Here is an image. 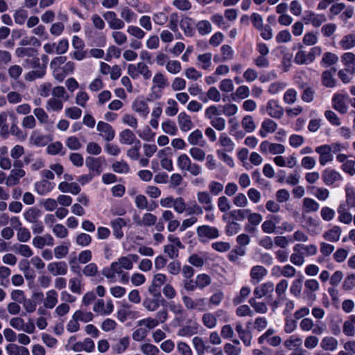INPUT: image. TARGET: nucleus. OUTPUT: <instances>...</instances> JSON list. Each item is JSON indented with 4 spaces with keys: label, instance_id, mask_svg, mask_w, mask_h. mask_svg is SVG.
<instances>
[{
    "label": "nucleus",
    "instance_id": "nucleus-1",
    "mask_svg": "<svg viewBox=\"0 0 355 355\" xmlns=\"http://www.w3.org/2000/svg\"><path fill=\"white\" fill-rule=\"evenodd\" d=\"M300 328L303 331H311L313 335L320 336L324 332L326 326L320 322H315L310 318H304L300 322Z\"/></svg>",
    "mask_w": 355,
    "mask_h": 355
},
{
    "label": "nucleus",
    "instance_id": "nucleus-2",
    "mask_svg": "<svg viewBox=\"0 0 355 355\" xmlns=\"http://www.w3.org/2000/svg\"><path fill=\"white\" fill-rule=\"evenodd\" d=\"M49 60V56L46 54H43L41 56L42 64L40 63V69L33 70L28 72L25 75L26 80L33 81L35 79L43 78L46 73Z\"/></svg>",
    "mask_w": 355,
    "mask_h": 355
},
{
    "label": "nucleus",
    "instance_id": "nucleus-3",
    "mask_svg": "<svg viewBox=\"0 0 355 355\" xmlns=\"http://www.w3.org/2000/svg\"><path fill=\"white\" fill-rule=\"evenodd\" d=\"M197 234L200 238V241L202 242H204V241L202 239V238L214 239L219 236V232L216 227L207 225L198 227Z\"/></svg>",
    "mask_w": 355,
    "mask_h": 355
},
{
    "label": "nucleus",
    "instance_id": "nucleus-4",
    "mask_svg": "<svg viewBox=\"0 0 355 355\" xmlns=\"http://www.w3.org/2000/svg\"><path fill=\"white\" fill-rule=\"evenodd\" d=\"M342 175L334 169L327 168L322 173V179L327 186H331L342 180Z\"/></svg>",
    "mask_w": 355,
    "mask_h": 355
},
{
    "label": "nucleus",
    "instance_id": "nucleus-5",
    "mask_svg": "<svg viewBox=\"0 0 355 355\" xmlns=\"http://www.w3.org/2000/svg\"><path fill=\"white\" fill-rule=\"evenodd\" d=\"M331 151L332 147L329 145H322L315 148V152L320 155L319 162L322 166H324L327 162L332 160Z\"/></svg>",
    "mask_w": 355,
    "mask_h": 355
},
{
    "label": "nucleus",
    "instance_id": "nucleus-6",
    "mask_svg": "<svg viewBox=\"0 0 355 355\" xmlns=\"http://www.w3.org/2000/svg\"><path fill=\"white\" fill-rule=\"evenodd\" d=\"M96 129L102 133V136L106 141H110L114 139L115 131L110 124L101 121L98 123Z\"/></svg>",
    "mask_w": 355,
    "mask_h": 355
},
{
    "label": "nucleus",
    "instance_id": "nucleus-7",
    "mask_svg": "<svg viewBox=\"0 0 355 355\" xmlns=\"http://www.w3.org/2000/svg\"><path fill=\"white\" fill-rule=\"evenodd\" d=\"M266 111L269 116L275 119H280L284 114V109L279 105L276 101L270 100L268 102Z\"/></svg>",
    "mask_w": 355,
    "mask_h": 355
},
{
    "label": "nucleus",
    "instance_id": "nucleus-8",
    "mask_svg": "<svg viewBox=\"0 0 355 355\" xmlns=\"http://www.w3.org/2000/svg\"><path fill=\"white\" fill-rule=\"evenodd\" d=\"M26 172L24 169L14 168L10 171V175L6 178V184L8 187L17 185L19 183L20 178L25 176Z\"/></svg>",
    "mask_w": 355,
    "mask_h": 355
},
{
    "label": "nucleus",
    "instance_id": "nucleus-9",
    "mask_svg": "<svg viewBox=\"0 0 355 355\" xmlns=\"http://www.w3.org/2000/svg\"><path fill=\"white\" fill-rule=\"evenodd\" d=\"M47 268L54 276L58 275H64L67 272V265L64 261L50 263Z\"/></svg>",
    "mask_w": 355,
    "mask_h": 355
},
{
    "label": "nucleus",
    "instance_id": "nucleus-10",
    "mask_svg": "<svg viewBox=\"0 0 355 355\" xmlns=\"http://www.w3.org/2000/svg\"><path fill=\"white\" fill-rule=\"evenodd\" d=\"M102 157H94L88 156L86 158L85 164L90 171L95 172L97 175L101 173Z\"/></svg>",
    "mask_w": 355,
    "mask_h": 355
},
{
    "label": "nucleus",
    "instance_id": "nucleus-11",
    "mask_svg": "<svg viewBox=\"0 0 355 355\" xmlns=\"http://www.w3.org/2000/svg\"><path fill=\"white\" fill-rule=\"evenodd\" d=\"M193 25V20L189 17H183L180 22V28L187 37H192L194 35L195 28Z\"/></svg>",
    "mask_w": 355,
    "mask_h": 355
},
{
    "label": "nucleus",
    "instance_id": "nucleus-12",
    "mask_svg": "<svg viewBox=\"0 0 355 355\" xmlns=\"http://www.w3.org/2000/svg\"><path fill=\"white\" fill-rule=\"evenodd\" d=\"M93 31L92 30H86L85 31V36L87 39L90 40L92 37V34ZM92 43L98 47H103L106 44V37L105 35L103 33H94V35L92 36Z\"/></svg>",
    "mask_w": 355,
    "mask_h": 355
},
{
    "label": "nucleus",
    "instance_id": "nucleus-13",
    "mask_svg": "<svg viewBox=\"0 0 355 355\" xmlns=\"http://www.w3.org/2000/svg\"><path fill=\"white\" fill-rule=\"evenodd\" d=\"M341 232V228L339 226L334 225L331 229L324 232L322 237L327 241L337 242L340 240Z\"/></svg>",
    "mask_w": 355,
    "mask_h": 355
},
{
    "label": "nucleus",
    "instance_id": "nucleus-14",
    "mask_svg": "<svg viewBox=\"0 0 355 355\" xmlns=\"http://www.w3.org/2000/svg\"><path fill=\"white\" fill-rule=\"evenodd\" d=\"M127 223L124 218H117L111 221V226L113 229L114 236L120 239L123 236L122 228L126 226Z\"/></svg>",
    "mask_w": 355,
    "mask_h": 355
},
{
    "label": "nucleus",
    "instance_id": "nucleus-15",
    "mask_svg": "<svg viewBox=\"0 0 355 355\" xmlns=\"http://www.w3.org/2000/svg\"><path fill=\"white\" fill-rule=\"evenodd\" d=\"M341 62L347 70L352 74L355 73V54L351 52L345 53L341 56Z\"/></svg>",
    "mask_w": 355,
    "mask_h": 355
},
{
    "label": "nucleus",
    "instance_id": "nucleus-16",
    "mask_svg": "<svg viewBox=\"0 0 355 355\" xmlns=\"http://www.w3.org/2000/svg\"><path fill=\"white\" fill-rule=\"evenodd\" d=\"M132 109L146 118L150 112L149 107L147 103L144 100L136 98L132 103Z\"/></svg>",
    "mask_w": 355,
    "mask_h": 355
},
{
    "label": "nucleus",
    "instance_id": "nucleus-17",
    "mask_svg": "<svg viewBox=\"0 0 355 355\" xmlns=\"http://www.w3.org/2000/svg\"><path fill=\"white\" fill-rule=\"evenodd\" d=\"M178 123L180 130L183 132H187L193 128V123L191 118L185 112H182L179 114Z\"/></svg>",
    "mask_w": 355,
    "mask_h": 355
},
{
    "label": "nucleus",
    "instance_id": "nucleus-18",
    "mask_svg": "<svg viewBox=\"0 0 355 355\" xmlns=\"http://www.w3.org/2000/svg\"><path fill=\"white\" fill-rule=\"evenodd\" d=\"M277 128V124L271 119H267L261 123L259 134L262 137H266L268 132H274Z\"/></svg>",
    "mask_w": 355,
    "mask_h": 355
},
{
    "label": "nucleus",
    "instance_id": "nucleus-19",
    "mask_svg": "<svg viewBox=\"0 0 355 355\" xmlns=\"http://www.w3.org/2000/svg\"><path fill=\"white\" fill-rule=\"evenodd\" d=\"M198 202L203 205V207L206 211H211L213 209L211 205V197L207 191H200L197 194Z\"/></svg>",
    "mask_w": 355,
    "mask_h": 355
},
{
    "label": "nucleus",
    "instance_id": "nucleus-20",
    "mask_svg": "<svg viewBox=\"0 0 355 355\" xmlns=\"http://www.w3.org/2000/svg\"><path fill=\"white\" fill-rule=\"evenodd\" d=\"M267 275V270L261 266H256L252 268L250 277L254 283L259 282Z\"/></svg>",
    "mask_w": 355,
    "mask_h": 355
},
{
    "label": "nucleus",
    "instance_id": "nucleus-21",
    "mask_svg": "<svg viewBox=\"0 0 355 355\" xmlns=\"http://www.w3.org/2000/svg\"><path fill=\"white\" fill-rule=\"evenodd\" d=\"M290 261L295 266H300L304 264L305 259L303 253L300 252L299 245L293 247V253L290 257Z\"/></svg>",
    "mask_w": 355,
    "mask_h": 355
},
{
    "label": "nucleus",
    "instance_id": "nucleus-22",
    "mask_svg": "<svg viewBox=\"0 0 355 355\" xmlns=\"http://www.w3.org/2000/svg\"><path fill=\"white\" fill-rule=\"evenodd\" d=\"M336 69L335 68L331 70L324 71L322 73V85L327 87H334L336 85V80L333 77V73H335Z\"/></svg>",
    "mask_w": 355,
    "mask_h": 355
},
{
    "label": "nucleus",
    "instance_id": "nucleus-23",
    "mask_svg": "<svg viewBox=\"0 0 355 355\" xmlns=\"http://www.w3.org/2000/svg\"><path fill=\"white\" fill-rule=\"evenodd\" d=\"M333 107L342 114L347 112V107L345 105L344 96L340 94H335L332 99Z\"/></svg>",
    "mask_w": 355,
    "mask_h": 355
},
{
    "label": "nucleus",
    "instance_id": "nucleus-24",
    "mask_svg": "<svg viewBox=\"0 0 355 355\" xmlns=\"http://www.w3.org/2000/svg\"><path fill=\"white\" fill-rule=\"evenodd\" d=\"M50 182L43 180L35 183V191L40 196H44L51 191L53 187H49Z\"/></svg>",
    "mask_w": 355,
    "mask_h": 355
},
{
    "label": "nucleus",
    "instance_id": "nucleus-25",
    "mask_svg": "<svg viewBox=\"0 0 355 355\" xmlns=\"http://www.w3.org/2000/svg\"><path fill=\"white\" fill-rule=\"evenodd\" d=\"M130 338L129 336H125L119 340V341L112 345V349L117 354L124 352L130 345Z\"/></svg>",
    "mask_w": 355,
    "mask_h": 355
},
{
    "label": "nucleus",
    "instance_id": "nucleus-26",
    "mask_svg": "<svg viewBox=\"0 0 355 355\" xmlns=\"http://www.w3.org/2000/svg\"><path fill=\"white\" fill-rule=\"evenodd\" d=\"M58 303V293L55 290H50L46 293V298L44 306L46 309H53Z\"/></svg>",
    "mask_w": 355,
    "mask_h": 355
},
{
    "label": "nucleus",
    "instance_id": "nucleus-27",
    "mask_svg": "<svg viewBox=\"0 0 355 355\" xmlns=\"http://www.w3.org/2000/svg\"><path fill=\"white\" fill-rule=\"evenodd\" d=\"M198 331V325L196 322H193V325H186L179 329L178 335L182 337H190Z\"/></svg>",
    "mask_w": 355,
    "mask_h": 355
},
{
    "label": "nucleus",
    "instance_id": "nucleus-28",
    "mask_svg": "<svg viewBox=\"0 0 355 355\" xmlns=\"http://www.w3.org/2000/svg\"><path fill=\"white\" fill-rule=\"evenodd\" d=\"M119 140L121 144L130 145L134 143L135 135L130 129H125L119 134Z\"/></svg>",
    "mask_w": 355,
    "mask_h": 355
},
{
    "label": "nucleus",
    "instance_id": "nucleus-29",
    "mask_svg": "<svg viewBox=\"0 0 355 355\" xmlns=\"http://www.w3.org/2000/svg\"><path fill=\"white\" fill-rule=\"evenodd\" d=\"M320 346L326 351H333L337 347L338 341L331 336L324 337L320 343Z\"/></svg>",
    "mask_w": 355,
    "mask_h": 355
},
{
    "label": "nucleus",
    "instance_id": "nucleus-30",
    "mask_svg": "<svg viewBox=\"0 0 355 355\" xmlns=\"http://www.w3.org/2000/svg\"><path fill=\"white\" fill-rule=\"evenodd\" d=\"M41 211L39 209L31 207L24 213V218L29 223L37 221V218L41 216Z\"/></svg>",
    "mask_w": 355,
    "mask_h": 355
},
{
    "label": "nucleus",
    "instance_id": "nucleus-31",
    "mask_svg": "<svg viewBox=\"0 0 355 355\" xmlns=\"http://www.w3.org/2000/svg\"><path fill=\"white\" fill-rule=\"evenodd\" d=\"M339 44L344 50H347L355 46V35L349 34L345 35L340 41Z\"/></svg>",
    "mask_w": 355,
    "mask_h": 355
},
{
    "label": "nucleus",
    "instance_id": "nucleus-32",
    "mask_svg": "<svg viewBox=\"0 0 355 355\" xmlns=\"http://www.w3.org/2000/svg\"><path fill=\"white\" fill-rule=\"evenodd\" d=\"M17 57H31L38 55L37 50L33 47H19L15 51Z\"/></svg>",
    "mask_w": 355,
    "mask_h": 355
},
{
    "label": "nucleus",
    "instance_id": "nucleus-33",
    "mask_svg": "<svg viewBox=\"0 0 355 355\" xmlns=\"http://www.w3.org/2000/svg\"><path fill=\"white\" fill-rule=\"evenodd\" d=\"M249 304L257 313L264 314L268 311L266 304L263 302H257L254 297L249 300Z\"/></svg>",
    "mask_w": 355,
    "mask_h": 355
},
{
    "label": "nucleus",
    "instance_id": "nucleus-34",
    "mask_svg": "<svg viewBox=\"0 0 355 355\" xmlns=\"http://www.w3.org/2000/svg\"><path fill=\"white\" fill-rule=\"evenodd\" d=\"M73 319L76 320L88 322L93 320L94 315L92 312L84 313L80 310H77L72 316Z\"/></svg>",
    "mask_w": 355,
    "mask_h": 355
},
{
    "label": "nucleus",
    "instance_id": "nucleus-35",
    "mask_svg": "<svg viewBox=\"0 0 355 355\" xmlns=\"http://www.w3.org/2000/svg\"><path fill=\"white\" fill-rule=\"evenodd\" d=\"M308 20L314 27H319L326 21L327 18L324 15H315L313 12H310L308 15Z\"/></svg>",
    "mask_w": 355,
    "mask_h": 355
},
{
    "label": "nucleus",
    "instance_id": "nucleus-36",
    "mask_svg": "<svg viewBox=\"0 0 355 355\" xmlns=\"http://www.w3.org/2000/svg\"><path fill=\"white\" fill-rule=\"evenodd\" d=\"M196 26L199 34L202 35H207L211 31V25L207 20L199 21Z\"/></svg>",
    "mask_w": 355,
    "mask_h": 355
},
{
    "label": "nucleus",
    "instance_id": "nucleus-37",
    "mask_svg": "<svg viewBox=\"0 0 355 355\" xmlns=\"http://www.w3.org/2000/svg\"><path fill=\"white\" fill-rule=\"evenodd\" d=\"M303 207L306 212H311L318 211L320 205L315 200L305 198L303 199Z\"/></svg>",
    "mask_w": 355,
    "mask_h": 355
},
{
    "label": "nucleus",
    "instance_id": "nucleus-38",
    "mask_svg": "<svg viewBox=\"0 0 355 355\" xmlns=\"http://www.w3.org/2000/svg\"><path fill=\"white\" fill-rule=\"evenodd\" d=\"M163 131L170 135H175L178 132V128L173 121L167 120L164 121L162 124Z\"/></svg>",
    "mask_w": 355,
    "mask_h": 355
},
{
    "label": "nucleus",
    "instance_id": "nucleus-39",
    "mask_svg": "<svg viewBox=\"0 0 355 355\" xmlns=\"http://www.w3.org/2000/svg\"><path fill=\"white\" fill-rule=\"evenodd\" d=\"M137 133L143 140L150 141L154 139L155 133L148 125H146L143 130H137Z\"/></svg>",
    "mask_w": 355,
    "mask_h": 355
},
{
    "label": "nucleus",
    "instance_id": "nucleus-40",
    "mask_svg": "<svg viewBox=\"0 0 355 355\" xmlns=\"http://www.w3.org/2000/svg\"><path fill=\"white\" fill-rule=\"evenodd\" d=\"M112 169L117 173H128L130 171V166L126 162H116L112 164Z\"/></svg>",
    "mask_w": 355,
    "mask_h": 355
},
{
    "label": "nucleus",
    "instance_id": "nucleus-41",
    "mask_svg": "<svg viewBox=\"0 0 355 355\" xmlns=\"http://www.w3.org/2000/svg\"><path fill=\"white\" fill-rule=\"evenodd\" d=\"M241 124H242L243 129L248 132H252L256 128L255 123H254L253 119L251 116H245L243 119V120L241 121Z\"/></svg>",
    "mask_w": 355,
    "mask_h": 355
},
{
    "label": "nucleus",
    "instance_id": "nucleus-42",
    "mask_svg": "<svg viewBox=\"0 0 355 355\" xmlns=\"http://www.w3.org/2000/svg\"><path fill=\"white\" fill-rule=\"evenodd\" d=\"M141 350L146 355H158L159 353L157 347L150 343L143 344L141 347Z\"/></svg>",
    "mask_w": 355,
    "mask_h": 355
},
{
    "label": "nucleus",
    "instance_id": "nucleus-43",
    "mask_svg": "<svg viewBox=\"0 0 355 355\" xmlns=\"http://www.w3.org/2000/svg\"><path fill=\"white\" fill-rule=\"evenodd\" d=\"M304 287L306 293L308 292H316L320 288V284L318 280L315 279H309L304 282Z\"/></svg>",
    "mask_w": 355,
    "mask_h": 355
},
{
    "label": "nucleus",
    "instance_id": "nucleus-44",
    "mask_svg": "<svg viewBox=\"0 0 355 355\" xmlns=\"http://www.w3.org/2000/svg\"><path fill=\"white\" fill-rule=\"evenodd\" d=\"M355 286V273L348 274L343 283L345 291H350Z\"/></svg>",
    "mask_w": 355,
    "mask_h": 355
},
{
    "label": "nucleus",
    "instance_id": "nucleus-45",
    "mask_svg": "<svg viewBox=\"0 0 355 355\" xmlns=\"http://www.w3.org/2000/svg\"><path fill=\"white\" fill-rule=\"evenodd\" d=\"M28 17V12L26 10L19 9L14 14V19L16 24L22 25Z\"/></svg>",
    "mask_w": 355,
    "mask_h": 355
},
{
    "label": "nucleus",
    "instance_id": "nucleus-46",
    "mask_svg": "<svg viewBox=\"0 0 355 355\" xmlns=\"http://www.w3.org/2000/svg\"><path fill=\"white\" fill-rule=\"evenodd\" d=\"M121 17L128 23L136 18V14L128 7H123L121 11Z\"/></svg>",
    "mask_w": 355,
    "mask_h": 355
},
{
    "label": "nucleus",
    "instance_id": "nucleus-47",
    "mask_svg": "<svg viewBox=\"0 0 355 355\" xmlns=\"http://www.w3.org/2000/svg\"><path fill=\"white\" fill-rule=\"evenodd\" d=\"M211 283V279L209 275L206 274H200L196 277L195 284H197L198 287L202 288L208 286Z\"/></svg>",
    "mask_w": 355,
    "mask_h": 355
},
{
    "label": "nucleus",
    "instance_id": "nucleus-48",
    "mask_svg": "<svg viewBox=\"0 0 355 355\" xmlns=\"http://www.w3.org/2000/svg\"><path fill=\"white\" fill-rule=\"evenodd\" d=\"M193 345L198 355H202L205 349L204 341L200 337H194L193 338Z\"/></svg>",
    "mask_w": 355,
    "mask_h": 355
},
{
    "label": "nucleus",
    "instance_id": "nucleus-49",
    "mask_svg": "<svg viewBox=\"0 0 355 355\" xmlns=\"http://www.w3.org/2000/svg\"><path fill=\"white\" fill-rule=\"evenodd\" d=\"M288 282L286 279H282L275 287V292L278 297L281 299H284V293L288 288Z\"/></svg>",
    "mask_w": 355,
    "mask_h": 355
},
{
    "label": "nucleus",
    "instance_id": "nucleus-50",
    "mask_svg": "<svg viewBox=\"0 0 355 355\" xmlns=\"http://www.w3.org/2000/svg\"><path fill=\"white\" fill-rule=\"evenodd\" d=\"M302 339L296 336H291L288 339L285 340L284 345L288 349H292L293 347H300L302 344Z\"/></svg>",
    "mask_w": 355,
    "mask_h": 355
},
{
    "label": "nucleus",
    "instance_id": "nucleus-51",
    "mask_svg": "<svg viewBox=\"0 0 355 355\" xmlns=\"http://www.w3.org/2000/svg\"><path fill=\"white\" fill-rule=\"evenodd\" d=\"M63 107V103L62 101L54 98H50L47 102L46 108L48 110L52 109L54 111L58 112L62 110Z\"/></svg>",
    "mask_w": 355,
    "mask_h": 355
},
{
    "label": "nucleus",
    "instance_id": "nucleus-52",
    "mask_svg": "<svg viewBox=\"0 0 355 355\" xmlns=\"http://www.w3.org/2000/svg\"><path fill=\"white\" fill-rule=\"evenodd\" d=\"M173 207L175 211L179 214H182L184 211H187L184 200L182 197H178L176 199H174Z\"/></svg>",
    "mask_w": 355,
    "mask_h": 355
},
{
    "label": "nucleus",
    "instance_id": "nucleus-53",
    "mask_svg": "<svg viewBox=\"0 0 355 355\" xmlns=\"http://www.w3.org/2000/svg\"><path fill=\"white\" fill-rule=\"evenodd\" d=\"M294 61L298 64H307L311 63V62H309V59H308V53L306 54L305 51L302 50H300L296 53Z\"/></svg>",
    "mask_w": 355,
    "mask_h": 355
},
{
    "label": "nucleus",
    "instance_id": "nucleus-54",
    "mask_svg": "<svg viewBox=\"0 0 355 355\" xmlns=\"http://www.w3.org/2000/svg\"><path fill=\"white\" fill-rule=\"evenodd\" d=\"M166 67L169 73L176 74L181 70V64L178 60H171L168 62Z\"/></svg>",
    "mask_w": 355,
    "mask_h": 355
},
{
    "label": "nucleus",
    "instance_id": "nucleus-55",
    "mask_svg": "<svg viewBox=\"0 0 355 355\" xmlns=\"http://www.w3.org/2000/svg\"><path fill=\"white\" fill-rule=\"evenodd\" d=\"M65 113L71 119H78L82 115V110L78 107H71L67 108Z\"/></svg>",
    "mask_w": 355,
    "mask_h": 355
},
{
    "label": "nucleus",
    "instance_id": "nucleus-56",
    "mask_svg": "<svg viewBox=\"0 0 355 355\" xmlns=\"http://www.w3.org/2000/svg\"><path fill=\"white\" fill-rule=\"evenodd\" d=\"M92 242V237L89 234L80 233L76 237V243L81 246H87Z\"/></svg>",
    "mask_w": 355,
    "mask_h": 355
},
{
    "label": "nucleus",
    "instance_id": "nucleus-57",
    "mask_svg": "<svg viewBox=\"0 0 355 355\" xmlns=\"http://www.w3.org/2000/svg\"><path fill=\"white\" fill-rule=\"evenodd\" d=\"M66 145L69 149L73 150H78L81 147L79 139L75 136L68 137L66 141Z\"/></svg>",
    "mask_w": 355,
    "mask_h": 355
},
{
    "label": "nucleus",
    "instance_id": "nucleus-58",
    "mask_svg": "<svg viewBox=\"0 0 355 355\" xmlns=\"http://www.w3.org/2000/svg\"><path fill=\"white\" fill-rule=\"evenodd\" d=\"M261 229L264 233L272 234L275 232L276 224L272 220H267L262 223Z\"/></svg>",
    "mask_w": 355,
    "mask_h": 355
},
{
    "label": "nucleus",
    "instance_id": "nucleus-59",
    "mask_svg": "<svg viewBox=\"0 0 355 355\" xmlns=\"http://www.w3.org/2000/svg\"><path fill=\"white\" fill-rule=\"evenodd\" d=\"M202 139V132L196 129L193 131L188 137V141L191 145H197L200 139Z\"/></svg>",
    "mask_w": 355,
    "mask_h": 355
},
{
    "label": "nucleus",
    "instance_id": "nucleus-60",
    "mask_svg": "<svg viewBox=\"0 0 355 355\" xmlns=\"http://www.w3.org/2000/svg\"><path fill=\"white\" fill-rule=\"evenodd\" d=\"M17 239L20 242H27L31 239V233L26 227H19L17 232Z\"/></svg>",
    "mask_w": 355,
    "mask_h": 355
},
{
    "label": "nucleus",
    "instance_id": "nucleus-61",
    "mask_svg": "<svg viewBox=\"0 0 355 355\" xmlns=\"http://www.w3.org/2000/svg\"><path fill=\"white\" fill-rule=\"evenodd\" d=\"M348 251L344 248H338L334 254V259L338 263L343 262L348 256Z\"/></svg>",
    "mask_w": 355,
    "mask_h": 355
},
{
    "label": "nucleus",
    "instance_id": "nucleus-62",
    "mask_svg": "<svg viewBox=\"0 0 355 355\" xmlns=\"http://www.w3.org/2000/svg\"><path fill=\"white\" fill-rule=\"evenodd\" d=\"M320 215L324 220L330 221L334 218L335 216V211L334 209L328 207H324L321 209Z\"/></svg>",
    "mask_w": 355,
    "mask_h": 355
},
{
    "label": "nucleus",
    "instance_id": "nucleus-63",
    "mask_svg": "<svg viewBox=\"0 0 355 355\" xmlns=\"http://www.w3.org/2000/svg\"><path fill=\"white\" fill-rule=\"evenodd\" d=\"M53 232L57 237L61 239L65 238L68 234V230L62 224H56L53 228Z\"/></svg>",
    "mask_w": 355,
    "mask_h": 355
},
{
    "label": "nucleus",
    "instance_id": "nucleus-64",
    "mask_svg": "<svg viewBox=\"0 0 355 355\" xmlns=\"http://www.w3.org/2000/svg\"><path fill=\"white\" fill-rule=\"evenodd\" d=\"M178 351L181 355H193L192 350L189 345L182 341L178 343Z\"/></svg>",
    "mask_w": 355,
    "mask_h": 355
}]
</instances>
